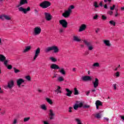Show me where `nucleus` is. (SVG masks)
I'll return each mask as SVG.
<instances>
[{
	"label": "nucleus",
	"instance_id": "nucleus-1",
	"mask_svg": "<svg viewBox=\"0 0 124 124\" xmlns=\"http://www.w3.org/2000/svg\"><path fill=\"white\" fill-rule=\"evenodd\" d=\"M50 51H54V53H58V52H59V48L57 46H52L51 47H47L45 50L46 53H49Z\"/></svg>",
	"mask_w": 124,
	"mask_h": 124
},
{
	"label": "nucleus",
	"instance_id": "nucleus-2",
	"mask_svg": "<svg viewBox=\"0 0 124 124\" xmlns=\"http://www.w3.org/2000/svg\"><path fill=\"white\" fill-rule=\"evenodd\" d=\"M40 6L44 9L48 8L49 6H51V2L49 1H44L40 4Z\"/></svg>",
	"mask_w": 124,
	"mask_h": 124
},
{
	"label": "nucleus",
	"instance_id": "nucleus-3",
	"mask_svg": "<svg viewBox=\"0 0 124 124\" xmlns=\"http://www.w3.org/2000/svg\"><path fill=\"white\" fill-rule=\"evenodd\" d=\"M83 41L85 45H86V46L88 47L89 51H92V50L93 49V46H92V43H91V42H88V41L86 40H83Z\"/></svg>",
	"mask_w": 124,
	"mask_h": 124
},
{
	"label": "nucleus",
	"instance_id": "nucleus-4",
	"mask_svg": "<svg viewBox=\"0 0 124 124\" xmlns=\"http://www.w3.org/2000/svg\"><path fill=\"white\" fill-rule=\"evenodd\" d=\"M59 23L61 26H62V28L64 29H66L67 28V21L65 19H62L59 20Z\"/></svg>",
	"mask_w": 124,
	"mask_h": 124
},
{
	"label": "nucleus",
	"instance_id": "nucleus-5",
	"mask_svg": "<svg viewBox=\"0 0 124 124\" xmlns=\"http://www.w3.org/2000/svg\"><path fill=\"white\" fill-rule=\"evenodd\" d=\"M18 10L20 12H23L24 14H27V12L31 11V7H28L27 9H25L22 7L18 8Z\"/></svg>",
	"mask_w": 124,
	"mask_h": 124
},
{
	"label": "nucleus",
	"instance_id": "nucleus-6",
	"mask_svg": "<svg viewBox=\"0 0 124 124\" xmlns=\"http://www.w3.org/2000/svg\"><path fill=\"white\" fill-rule=\"evenodd\" d=\"M70 13H71V9L70 8H68L67 11H65L64 13L62 14V16L64 17V18H68L70 16Z\"/></svg>",
	"mask_w": 124,
	"mask_h": 124
},
{
	"label": "nucleus",
	"instance_id": "nucleus-7",
	"mask_svg": "<svg viewBox=\"0 0 124 124\" xmlns=\"http://www.w3.org/2000/svg\"><path fill=\"white\" fill-rule=\"evenodd\" d=\"M45 19L46 21H51L52 20V16L49 13H45Z\"/></svg>",
	"mask_w": 124,
	"mask_h": 124
},
{
	"label": "nucleus",
	"instance_id": "nucleus-8",
	"mask_svg": "<svg viewBox=\"0 0 124 124\" xmlns=\"http://www.w3.org/2000/svg\"><path fill=\"white\" fill-rule=\"evenodd\" d=\"M40 54V48L38 47L35 51V55L33 58L34 61H35V60H36V58H37V57L39 56Z\"/></svg>",
	"mask_w": 124,
	"mask_h": 124
},
{
	"label": "nucleus",
	"instance_id": "nucleus-9",
	"mask_svg": "<svg viewBox=\"0 0 124 124\" xmlns=\"http://www.w3.org/2000/svg\"><path fill=\"white\" fill-rule=\"evenodd\" d=\"M34 32L36 35L40 34V32H41V28H40L39 27H35L34 29Z\"/></svg>",
	"mask_w": 124,
	"mask_h": 124
},
{
	"label": "nucleus",
	"instance_id": "nucleus-10",
	"mask_svg": "<svg viewBox=\"0 0 124 124\" xmlns=\"http://www.w3.org/2000/svg\"><path fill=\"white\" fill-rule=\"evenodd\" d=\"M48 115L49 116V119L50 120H54L55 119V113L53 112V110H49V113H48Z\"/></svg>",
	"mask_w": 124,
	"mask_h": 124
},
{
	"label": "nucleus",
	"instance_id": "nucleus-11",
	"mask_svg": "<svg viewBox=\"0 0 124 124\" xmlns=\"http://www.w3.org/2000/svg\"><path fill=\"white\" fill-rule=\"evenodd\" d=\"M82 81H92V77L89 76H85L81 77Z\"/></svg>",
	"mask_w": 124,
	"mask_h": 124
},
{
	"label": "nucleus",
	"instance_id": "nucleus-12",
	"mask_svg": "<svg viewBox=\"0 0 124 124\" xmlns=\"http://www.w3.org/2000/svg\"><path fill=\"white\" fill-rule=\"evenodd\" d=\"M23 83H25V80L22 78H19L17 79L16 81V83L19 88H20L21 85L23 84Z\"/></svg>",
	"mask_w": 124,
	"mask_h": 124
},
{
	"label": "nucleus",
	"instance_id": "nucleus-13",
	"mask_svg": "<svg viewBox=\"0 0 124 124\" xmlns=\"http://www.w3.org/2000/svg\"><path fill=\"white\" fill-rule=\"evenodd\" d=\"M93 83L94 88H96L97 87H98L99 80H98V78H95L94 82L93 81Z\"/></svg>",
	"mask_w": 124,
	"mask_h": 124
},
{
	"label": "nucleus",
	"instance_id": "nucleus-14",
	"mask_svg": "<svg viewBox=\"0 0 124 124\" xmlns=\"http://www.w3.org/2000/svg\"><path fill=\"white\" fill-rule=\"evenodd\" d=\"M14 86V81L13 80L10 81L8 82L7 88L9 89H12V87Z\"/></svg>",
	"mask_w": 124,
	"mask_h": 124
},
{
	"label": "nucleus",
	"instance_id": "nucleus-15",
	"mask_svg": "<svg viewBox=\"0 0 124 124\" xmlns=\"http://www.w3.org/2000/svg\"><path fill=\"white\" fill-rule=\"evenodd\" d=\"M86 28H87V26H86V25L82 24L79 27V29L78 31H79V32L83 31H85L86 30Z\"/></svg>",
	"mask_w": 124,
	"mask_h": 124
},
{
	"label": "nucleus",
	"instance_id": "nucleus-16",
	"mask_svg": "<svg viewBox=\"0 0 124 124\" xmlns=\"http://www.w3.org/2000/svg\"><path fill=\"white\" fill-rule=\"evenodd\" d=\"M50 68H51L52 69H60V66L56 64H51Z\"/></svg>",
	"mask_w": 124,
	"mask_h": 124
},
{
	"label": "nucleus",
	"instance_id": "nucleus-17",
	"mask_svg": "<svg viewBox=\"0 0 124 124\" xmlns=\"http://www.w3.org/2000/svg\"><path fill=\"white\" fill-rule=\"evenodd\" d=\"M65 90H66V92H67V93H66V95H67V96H69V97H70V96H71V94H72V91H70L67 88H66Z\"/></svg>",
	"mask_w": 124,
	"mask_h": 124
},
{
	"label": "nucleus",
	"instance_id": "nucleus-18",
	"mask_svg": "<svg viewBox=\"0 0 124 124\" xmlns=\"http://www.w3.org/2000/svg\"><path fill=\"white\" fill-rule=\"evenodd\" d=\"M26 3H28V0H20L19 5L18 6H17V7H19V6H21V5H24V4H26Z\"/></svg>",
	"mask_w": 124,
	"mask_h": 124
},
{
	"label": "nucleus",
	"instance_id": "nucleus-19",
	"mask_svg": "<svg viewBox=\"0 0 124 124\" xmlns=\"http://www.w3.org/2000/svg\"><path fill=\"white\" fill-rule=\"evenodd\" d=\"M104 44H105L106 46H108V47H110L111 46V44H110V41L107 40H104L103 41Z\"/></svg>",
	"mask_w": 124,
	"mask_h": 124
},
{
	"label": "nucleus",
	"instance_id": "nucleus-20",
	"mask_svg": "<svg viewBox=\"0 0 124 124\" xmlns=\"http://www.w3.org/2000/svg\"><path fill=\"white\" fill-rule=\"evenodd\" d=\"M6 60V57L2 54H0V62H4Z\"/></svg>",
	"mask_w": 124,
	"mask_h": 124
},
{
	"label": "nucleus",
	"instance_id": "nucleus-21",
	"mask_svg": "<svg viewBox=\"0 0 124 124\" xmlns=\"http://www.w3.org/2000/svg\"><path fill=\"white\" fill-rule=\"evenodd\" d=\"M73 40L74 41H76L77 42H80V41H81V39L78 38L77 36H74Z\"/></svg>",
	"mask_w": 124,
	"mask_h": 124
},
{
	"label": "nucleus",
	"instance_id": "nucleus-22",
	"mask_svg": "<svg viewBox=\"0 0 124 124\" xmlns=\"http://www.w3.org/2000/svg\"><path fill=\"white\" fill-rule=\"evenodd\" d=\"M31 49V46H27L26 47L25 49L23 51V53H27L28 51H30Z\"/></svg>",
	"mask_w": 124,
	"mask_h": 124
},
{
	"label": "nucleus",
	"instance_id": "nucleus-23",
	"mask_svg": "<svg viewBox=\"0 0 124 124\" xmlns=\"http://www.w3.org/2000/svg\"><path fill=\"white\" fill-rule=\"evenodd\" d=\"M46 100L47 101V102H48V103H49L50 104V105H52V104H53V101L50 98H46Z\"/></svg>",
	"mask_w": 124,
	"mask_h": 124
},
{
	"label": "nucleus",
	"instance_id": "nucleus-24",
	"mask_svg": "<svg viewBox=\"0 0 124 124\" xmlns=\"http://www.w3.org/2000/svg\"><path fill=\"white\" fill-rule=\"evenodd\" d=\"M96 105H98V106H102V102H101L99 100H97L95 103Z\"/></svg>",
	"mask_w": 124,
	"mask_h": 124
},
{
	"label": "nucleus",
	"instance_id": "nucleus-25",
	"mask_svg": "<svg viewBox=\"0 0 124 124\" xmlns=\"http://www.w3.org/2000/svg\"><path fill=\"white\" fill-rule=\"evenodd\" d=\"M75 93H74V94L75 95H78V94H79V92L78 91V90H77V88H75L74 89Z\"/></svg>",
	"mask_w": 124,
	"mask_h": 124
},
{
	"label": "nucleus",
	"instance_id": "nucleus-26",
	"mask_svg": "<svg viewBox=\"0 0 124 124\" xmlns=\"http://www.w3.org/2000/svg\"><path fill=\"white\" fill-rule=\"evenodd\" d=\"M4 18L5 20H7L8 21H10V20H11V17L9 16H6L4 15Z\"/></svg>",
	"mask_w": 124,
	"mask_h": 124
},
{
	"label": "nucleus",
	"instance_id": "nucleus-27",
	"mask_svg": "<svg viewBox=\"0 0 124 124\" xmlns=\"http://www.w3.org/2000/svg\"><path fill=\"white\" fill-rule=\"evenodd\" d=\"M60 72L63 75H65V71H64L63 68L61 69V70L60 71Z\"/></svg>",
	"mask_w": 124,
	"mask_h": 124
},
{
	"label": "nucleus",
	"instance_id": "nucleus-28",
	"mask_svg": "<svg viewBox=\"0 0 124 124\" xmlns=\"http://www.w3.org/2000/svg\"><path fill=\"white\" fill-rule=\"evenodd\" d=\"M109 24H110V25L114 26V27H115V26H116V22H115V21H114L113 20L109 21Z\"/></svg>",
	"mask_w": 124,
	"mask_h": 124
},
{
	"label": "nucleus",
	"instance_id": "nucleus-29",
	"mask_svg": "<svg viewBox=\"0 0 124 124\" xmlns=\"http://www.w3.org/2000/svg\"><path fill=\"white\" fill-rule=\"evenodd\" d=\"M95 117L96 119H100L101 118V115H100V113H97L95 115Z\"/></svg>",
	"mask_w": 124,
	"mask_h": 124
},
{
	"label": "nucleus",
	"instance_id": "nucleus-30",
	"mask_svg": "<svg viewBox=\"0 0 124 124\" xmlns=\"http://www.w3.org/2000/svg\"><path fill=\"white\" fill-rule=\"evenodd\" d=\"M59 82H62L64 80V78L62 77H59L58 78Z\"/></svg>",
	"mask_w": 124,
	"mask_h": 124
},
{
	"label": "nucleus",
	"instance_id": "nucleus-31",
	"mask_svg": "<svg viewBox=\"0 0 124 124\" xmlns=\"http://www.w3.org/2000/svg\"><path fill=\"white\" fill-rule=\"evenodd\" d=\"M14 70L15 73H16V74H17V73H19V72H20V70L18 69H16V67L14 68Z\"/></svg>",
	"mask_w": 124,
	"mask_h": 124
},
{
	"label": "nucleus",
	"instance_id": "nucleus-32",
	"mask_svg": "<svg viewBox=\"0 0 124 124\" xmlns=\"http://www.w3.org/2000/svg\"><path fill=\"white\" fill-rule=\"evenodd\" d=\"M50 60H51V61H52V62H56L58 61L56 58L54 57H50Z\"/></svg>",
	"mask_w": 124,
	"mask_h": 124
},
{
	"label": "nucleus",
	"instance_id": "nucleus-33",
	"mask_svg": "<svg viewBox=\"0 0 124 124\" xmlns=\"http://www.w3.org/2000/svg\"><path fill=\"white\" fill-rule=\"evenodd\" d=\"M74 109L75 110H77V109H78V108H79V106H78V104H75L74 105Z\"/></svg>",
	"mask_w": 124,
	"mask_h": 124
},
{
	"label": "nucleus",
	"instance_id": "nucleus-34",
	"mask_svg": "<svg viewBox=\"0 0 124 124\" xmlns=\"http://www.w3.org/2000/svg\"><path fill=\"white\" fill-rule=\"evenodd\" d=\"M57 89L55 90V93H58L59 91L61 90V87L60 86H57Z\"/></svg>",
	"mask_w": 124,
	"mask_h": 124
},
{
	"label": "nucleus",
	"instance_id": "nucleus-35",
	"mask_svg": "<svg viewBox=\"0 0 124 124\" xmlns=\"http://www.w3.org/2000/svg\"><path fill=\"white\" fill-rule=\"evenodd\" d=\"M78 107L79 108H82V107H83V106H84V104L82 102H79L78 103Z\"/></svg>",
	"mask_w": 124,
	"mask_h": 124
},
{
	"label": "nucleus",
	"instance_id": "nucleus-36",
	"mask_svg": "<svg viewBox=\"0 0 124 124\" xmlns=\"http://www.w3.org/2000/svg\"><path fill=\"white\" fill-rule=\"evenodd\" d=\"M41 108L43 109V110H47V108H46V106L45 105H42L41 106Z\"/></svg>",
	"mask_w": 124,
	"mask_h": 124
},
{
	"label": "nucleus",
	"instance_id": "nucleus-37",
	"mask_svg": "<svg viewBox=\"0 0 124 124\" xmlns=\"http://www.w3.org/2000/svg\"><path fill=\"white\" fill-rule=\"evenodd\" d=\"M75 121L78 123V124H82V122H81V120L78 118L76 119Z\"/></svg>",
	"mask_w": 124,
	"mask_h": 124
},
{
	"label": "nucleus",
	"instance_id": "nucleus-38",
	"mask_svg": "<svg viewBox=\"0 0 124 124\" xmlns=\"http://www.w3.org/2000/svg\"><path fill=\"white\" fill-rule=\"evenodd\" d=\"M93 6H94L95 8H97V7H99V6L97 4V2H94Z\"/></svg>",
	"mask_w": 124,
	"mask_h": 124
},
{
	"label": "nucleus",
	"instance_id": "nucleus-39",
	"mask_svg": "<svg viewBox=\"0 0 124 124\" xmlns=\"http://www.w3.org/2000/svg\"><path fill=\"white\" fill-rule=\"evenodd\" d=\"M90 107H91V106L89 105H84L83 106V108H90Z\"/></svg>",
	"mask_w": 124,
	"mask_h": 124
},
{
	"label": "nucleus",
	"instance_id": "nucleus-40",
	"mask_svg": "<svg viewBox=\"0 0 124 124\" xmlns=\"http://www.w3.org/2000/svg\"><path fill=\"white\" fill-rule=\"evenodd\" d=\"M31 119L30 117H26L24 119V122H28V121H30V119Z\"/></svg>",
	"mask_w": 124,
	"mask_h": 124
},
{
	"label": "nucleus",
	"instance_id": "nucleus-41",
	"mask_svg": "<svg viewBox=\"0 0 124 124\" xmlns=\"http://www.w3.org/2000/svg\"><path fill=\"white\" fill-rule=\"evenodd\" d=\"M93 66H96V67H98L99 66V63L95 62L93 64Z\"/></svg>",
	"mask_w": 124,
	"mask_h": 124
},
{
	"label": "nucleus",
	"instance_id": "nucleus-42",
	"mask_svg": "<svg viewBox=\"0 0 124 124\" xmlns=\"http://www.w3.org/2000/svg\"><path fill=\"white\" fill-rule=\"evenodd\" d=\"M7 67L8 69H9L10 70H11V69H12V65H7Z\"/></svg>",
	"mask_w": 124,
	"mask_h": 124
},
{
	"label": "nucleus",
	"instance_id": "nucleus-43",
	"mask_svg": "<svg viewBox=\"0 0 124 124\" xmlns=\"http://www.w3.org/2000/svg\"><path fill=\"white\" fill-rule=\"evenodd\" d=\"M115 76L116 77H120V72H117L115 74Z\"/></svg>",
	"mask_w": 124,
	"mask_h": 124
},
{
	"label": "nucleus",
	"instance_id": "nucleus-44",
	"mask_svg": "<svg viewBox=\"0 0 124 124\" xmlns=\"http://www.w3.org/2000/svg\"><path fill=\"white\" fill-rule=\"evenodd\" d=\"M115 7H116V5H113V6L112 7L111 6L110 8V10H114V9H115Z\"/></svg>",
	"mask_w": 124,
	"mask_h": 124
},
{
	"label": "nucleus",
	"instance_id": "nucleus-45",
	"mask_svg": "<svg viewBox=\"0 0 124 124\" xmlns=\"http://www.w3.org/2000/svg\"><path fill=\"white\" fill-rule=\"evenodd\" d=\"M59 32H60V33H62V32H63V29L60 28L59 29Z\"/></svg>",
	"mask_w": 124,
	"mask_h": 124
},
{
	"label": "nucleus",
	"instance_id": "nucleus-46",
	"mask_svg": "<svg viewBox=\"0 0 124 124\" xmlns=\"http://www.w3.org/2000/svg\"><path fill=\"white\" fill-rule=\"evenodd\" d=\"M8 62V60H6L4 62V64L5 66H7V63Z\"/></svg>",
	"mask_w": 124,
	"mask_h": 124
},
{
	"label": "nucleus",
	"instance_id": "nucleus-47",
	"mask_svg": "<svg viewBox=\"0 0 124 124\" xmlns=\"http://www.w3.org/2000/svg\"><path fill=\"white\" fill-rule=\"evenodd\" d=\"M72 109H73V108L70 107L69 108V112L71 113L72 112Z\"/></svg>",
	"mask_w": 124,
	"mask_h": 124
},
{
	"label": "nucleus",
	"instance_id": "nucleus-48",
	"mask_svg": "<svg viewBox=\"0 0 124 124\" xmlns=\"http://www.w3.org/2000/svg\"><path fill=\"white\" fill-rule=\"evenodd\" d=\"M0 19H1V20H4V15H1L0 16Z\"/></svg>",
	"mask_w": 124,
	"mask_h": 124
},
{
	"label": "nucleus",
	"instance_id": "nucleus-49",
	"mask_svg": "<svg viewBox=\"0 0 124 124\" xmlns=\"http://www.w3.org/2000/svg\"><path fill=\"white\" fill-rule=\"evenodd\" d=\"M98 17V15H95L93 16V19L94 20H96V19H97Z\"/></svg>",
	"mask_w": 124,
	"mask_h": 124
},
{
	"label": "nucleus",
	"instance_id": "nucleus-50",
	"mask_svg": "<svg viewBox=\"0 0 124 124\" xmlns=\"http://www.w3.org/2000/svg\"><path fill=\"white\" fill-rule=\"evenodd\" d=\"M26 79L28 81H31V77L30 76H27L26 77Z\"/></svg>",
	"mask_w": 124,
	"mask_h": 124
},
{
	"label": "nucleus",
	"instance_id": "nucleus-51",
	"mask_svg": "<svg viewBox=\"0 0 124 124\" xmlns=\"http://www.w3.org/2000/svg\"><path fill=\"white\" fill-rule=\"evenodd\" d=\"M102 19L103 20H106V19H107V17H106V16H105L102 15Z\"/></svg>",
	"mask_w": 124,
	"mask_h": 124
},
{
	"label": "nucleus",
	"instance_id": "nucleus-52",
	"mask_svg": "<svg viewBox=\"0 0 124 124\" xmlns=\"http://www.w3.org/2000/svg\"><path fill=\"white\" fill-rule=\"evenodd\" d=\"M113 87L114 88V90H117V84H113Z\"/></svg>",
	"mask_w": 124,
	"mask_h": 124
},
{
	"label": "nucleus",
	"instance_id": "nucleus-53",
	"mask_svg": "<svg viewBox=\"0 0 124 124\" xmlns=\"http://www.w3.org/2000/svg\"><path fill=\"white\" fill-rule=\"evenodd\" d=\"M89 54H90V51H85V56H88V55H89Z\"/></svg>",
	"mask_w": 124,
	"mask_h": 124
},
{
	"label": "nucleus",
	"instance_id": "nucleus-54",
	"mask_svg": "<svg viewBox=\"0 0 124 124\" xmlns=\"http://www.w3.org/2000/svg\"><path fill=\"white\" fill-rule=\"evenodd\" d=\"M69 8H70V9H74L75 8V7L74 5H71Z\"/></svg>",
	"mask_w": 124,
	"mask_h": 124
},
{
	"label": "nucleus",
	"instance_id": "nucleus-55",
	"mask_svg": "<svg viewBox=\"0 0 124 124\" xmlns=\"http://www.w3.org/2000/svg\"><path fill=\"white\" fill-rule=\"evenodd\" d=\"M99 5H100V6H101V7L103 6V3L102 1L100 2Z\"/></svg>",
	"mask_w": 124,
	"mask_h": 124
},
{
	"label": "nucleus",
	"instance_id": "nucleus-56",
	"mask_svg": "<svg viewBox=\"0 0 124 124\" xmlns=\"http://www.w3.org/2000/svg\"><path fill=\"white\" fill-rule=\"evenodd\" d=\"M104 8H105L106 9H107L108 8V7H107V4H105V5H104Z\"/></svg>",
	"mask_w": 124,
	"mask_h": 124
},
{
	"label": "nucleus",
	"instance_id": "nucleus-57",
	"mask_svg": "<svg viewBox=\"0 0 124 124\" xmlns=\"http://www.w3.org/2000/svg\"><path fill=\"white\" fill-rule=\"evenodd\" d=\"M14 124H17V120L15 119L13 122Z\"/></svg>",
	"mask_w": 124,
	"mask_h": 124
},
{
	"label": "nucleus",
	"instance_id": "nucleus-58",
	"mask_svg": "<svg viewBox=\"0 0 124 124\" xmlns=\"http://www.w3.org/2000/svg\"><path fill=\"white\" fill-rule=\"evenodd\" d=\"M105 121H106V122H108L109 121V119L107 118H104Z\"/></svg>",
	"mask_w": 124,
	"mask_h": 124
},
{
	"label": "nucleus",
	"instance_id": "nucleus-59",
	"mask_svg": "<svg viewBox=\"0 0 124 124\" xmlns=\"http://www.w3.org/2000/svg\"><path fill=\"white\" fill-rule=\"evenodd\" d=\"M120 118H121L122 120L124 121V116H120Z\"/></svg>",
	"mask_w": 124,
	"mask_h": 124
},
{
	"label": "nucleus",
	"instance_id": "nucleus-60",
	"mask_svg": "<svg viewBox=\"0 0 124 124\" xmlns=\"http://www.w3.org/2000/svg\"><path fill=\"white\" fill-rule=\"evenodd\" d=\"M90 91H88L86 93V95L88 96L90 94Z\"/></svg>",
	"mask_w": 124,
	"mask_h": 124
},
{
	"label": "nucleus",
	"instance_id": "nucleus-61",
	"mask_svg": "<svg viewBox=\"0 0 124 124\" xmlns=\"http://www.w3.org/2000/svg\"><path fill=\"white\" fill-rule=\"evenodd\" d=\"M37 91H38V92L39 93H42V90H40V89H38Z\"/></svg>",
	"mask_w": 124,
	"mask_h": 124
},
{
	"label": "nucleus",
	"instance_id": "nucleus-62",
	"mask_svg": "<svg viewBox=\"0 0 124 124\" xmlns=\"http://www.w3.org/2000/svg\"><path fill=\"white\" fill-rule=\"evenodd\" d=\"M34 11H35V14L38 13V11H37V10L35 9V10H34Z\"/></svg>",
	"mask_w": 124,
	"mask_h": 124
},
{
	"label": "nucleus",
	"instance_id": "nucleus-63",
	"mask_svg": "<svg viewBox=\"0 0 124 124\" xmlns=\"http://www.w3.org/2000/svg\"><path fill=\"white\" fill-rule=\"evenodd\" d=\"M73 71H74V72H76V68H73Z\"/></svg>",
	"mask_w": 124,
	"mask_h": 124
},
{
	"label": "nucleus",
	"instance_id": "nucleus-64",
	"mask_svg": "<svg viewBox=\"0 0 124 124\" xmlns=\"http://www.w3.org/2000/svg\"><path fill=\"white\" fill-rule=\"evenodd\" d=\"M109 14H110V15H112L113 14V12L112 11H110L109 12Z\"/></svg>",
	"mask_w": 124,
	"mask_h": 124
}]
</instances>
